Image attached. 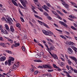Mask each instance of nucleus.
Returning a JSON list of instances; mask_svg holds the SVG:
<instances>
[{
  "instance_id": "obj_1",
  "label": "nucleus",
  "mask_w": 77,
  "mask_h": 77,
  "mask_svg": "<svg viewBox=\"0 0 77 77\" xmlns=\"http://www.w3.org/2000/svg\"><path fill=\"white\" fill-rule=\"evenodd\" d=\"M42 32L43 33H44V34H45V35H48L49 36H50V35H49V33L51 35H54V34H53L52 32L50 31H49L48 32L45 30H43L42 31Z\"/></svg>"
},
{
  "instance_id": "obj_2",
  "label": "nucleus",
  "mask_w": 77,
  "mask_h": 77,
  "mask_svg": "<svg viewBox=\"0 0 77 77\" xmlns=\"http://www.w3.org/2000/svg\"><path fill=\"white\" fill-rule=\"evenodd\" d=\"M14 58L11 57H10L9 58L8 60V66H11V61H14Z\"/></svg>"
},
{
  "instance_id": "obj_3",
  "label": "nucleus",
  "mask_w": 77,
  "mask_h": 77,
  "mask_svg": "<svg viewBox=\"0 0 77 77\" xmlns=\"http://www.w3.org/2000/svg\"><path fill=\"white\" fill-rule=\"evenodd\" d=\"M42 66L43 68H48V69H52L51 66L50 65H48L47 64H45L42 65Z\"/></svg>"
},
{
  "instance_id": "obj_4",
  "label": "nucleus",
  "mask_w": 77,
  "mask_h": 77,
  "mask_svg": "<svg viewBox=\"0 0 77 77\" xmlns=\"http://www.w3.org/2000/svg\"><path fill=\"white\" fill-rule=\"evenodd\" d=\"M62 3L63 6H64L65 8L67 9L68 11H69V5L66 4V3Z\"/></svg>"
},
{
  "instance_id": "obj_5",
  "label": "nucleus",
  "mask_w": 77,
  "mask_h": 77,
  "mask_svg": "<svg viewBox=\"0 0 77 77\" xmlns=\"http://www.w3.org/2000/svg\"><path fill=\"white\" fill-rule=\"evenodd\" d=\"M59 22V23H60V24H61V25H62V26H64V27H68V25L64 22H63L62 21H60Z\"/></svg>"
},
{
  "instance_id": "obj_6",
  "label": "nucleus",
  "mask_w": 77,
  "mask_h": 77,
  "mask_svg": "<svg viewBox=\"0 0 77 77\" xmlns=\"http://www.w3.org/2000/svg\"><path fill=\"white\" fill-rule=\"evenodd\" d=\"M50 55H51V56H52V57H54L55 59H58V57H57V55H56V54H55L53 53V54H50Z\"/></svg>"
},
{
  "instance_id": "obj_7",
  "label": "nucleus",
  "mask_w": 77,
  "mask_h": 77,
  "mask_svg": "<svg viewBox=\"0 0 77 77\" xmlns=\"http://www.w3.org/2000/svg\"><path fill=\"white\" fill-rule=\"evenodd\" d=\"M68 51L69 53H70V54H72L73 53V51H72V49L70 48H68Z\"/></svg>"
},
{
  "instance_id": "obj_8",
  "label": "nucleus",
  "mask_w": 77,
  "mask_h": 77,
  "mask_svg": "<svg viewBox=\"0 0 77 77\" xmlns=\"http://www.w3.org/2000/svg\"><path fill=\"white\" fill-rule=\"evenodd\" d=\"M10 29L11 32H12L13 33L14 32V31H15V30L14 29V26H11L10 27Z\"/></svg>"
},
{
  "instance_id": "obj_9",
  "label": "nucleus",
  "mask_w": 77,
  "mask_h": 77,
  "mask_svg": "<svg viewBox=\"0 0 77 77\" xmlns=\"http://www.w3.org/2000/svg\"><path fill=\"white\" fill-rule=\"evenodd\" d=\"M66 43L67 44H68L69 45H73V44H74V43L71 42H66Z\"/></svg>"
},
{
  "instance_id": "obj_10",
  "label": "nucleus",
  "mask_w": 77,
  "mask_h": 77,
  "mask_svg": "<svg viewBox=\"0 0 77 77\" xmlns=\"http://www.w3.org/2000/svg\"><path fill=\"white\" fill-rule=\"evenodd\" d=\"M6 60V57H2L0 58V60L2 61H5Z\"/></svg>"
},
{
  "instance_id": "obj_11",
  "label": "nucleus",
  "mask_w": 77,
  "mask_h": 77,
  "mask_svg": "<svg viewBox=\"0 0 77 77\" xmlns=\"http://www.w3.org/2000/svg\"><path fill=\"white\" fill-rule=\"evenodd\" d=\"M14 65L17 68L20 66V63H19V62H16Z\"/></svg>"
},
{
  "instance_id": "obj_12",
  "label": "nucleus",
  "mask_w": 77,
  "mask_h": 77,
  "mask_svg": "<svg viewBox=\"0 0 77 77\" xmlns=\"http://www.w3.org/2000/svg\"><path fill=\"white\" fill-rule=\"evenodd\" d=\"M5 26L6 27V30H8V32H10V29H9L8 25L6 24L5 25Z\"/></svg>"
},
{
  "instance_id": "obj_13",
  "label": "nucleus",
  "mask_w": 77,
  "mask_h": 77,
  "mask_svg": "<svg viewBox=\"0 0 77 77\" xmlns=\"http://www.w3.org/2000/svg\"><path fill=\"white\" fill-rule=\"evenodd\" d=\"M55 47L54 46H51L49 48V51H52V50H55Z\"/></svg>"
},
{
  "instance_id": "obj_14",
  "label": "nucleus",
  "mask_w": 77,
  "mask_h": 77,
  "mask_svg": "<svg viewBox=\"0 0 77 77\" xmlns=\"http://www.w3.org/2000/svg\"><path fill=\"white\" fill-rule=\"evenodd\" d=\"M41 55L39 54H37L35 55L36 58H37V59L41 58Z\"/></svg>"
},
{
  "instance_id": "obj_15",
  "label": "nucleus",
  "mask_w": 77,
  "mask_h": 77,
  "mask_svg": "<svg viewBox=\"0 0 77 77\" xmlns=\"http://www.w3.org/2000/svg\"><path fill=\"white\" fill-rule=\"evenodd\" d=\"M0 44L2 46V47H6V46L5 44L3 43H1Z\"/></svg>"
},
{
  "instance_id": "obj_16",
  "label": "nucleus",
  "mask_w": 77,
  "mask_h": 77,
  "mask_svg": "<svg viewBox=\"0 0 77 77\" xmlns=\"http://www.w3.org/2000/svg\"><path fill=\"white\" fill-rule=\"evenodd\" d=\"M70 58H71L73 60H74L75 62H77V59H76V58H75V57H71Z\"/></svg>"
},
{
  "instance_id": "obj_17",
  "label": "nucleus",
  "mask_w": 77,
  "mask_h": 77,
  "mask_svg": "<svg viewBox=\"0 0 77 77\" xmlns=\"http://www.w3.org/2000/svg\"><path fill=\"white\" fill-rule=\"evenodd\" d=\"M8 41H9L11 44H12L13 43V40L11 38H8Z\"/></svg>"
},
{
  "instance_id": "obj_18",
  "label": "nucleus",
  "mask_w": 77,
  "mask_h": 77,
  "mask_svg": "<svg viewBox=\"0 0 77 77\" xmlns=\"http://www.w3.org/2000/svg\"><path fill=\"white\" fill-rule=\"evenodd\" d=\"M11 1L12 2H13V4H14V5H15V6H17V2H16L15 1H14V0H12Z\"/></svg>"
},
{
  "instance_id": "obj_19",
  "label": "nucleus",
  "mask_w": 77,
  "mask_h": 77,
  "mask_svg": "<svg viewBox=\"0 0 77 77\" xmlns=\"http://www.w3.org/2000/svg\"><path fill=\"white\" fill-rule=\"evenodd\" d=\"M52 12L56 16H58V14H57V13L55 11H52Z\"/></svg>"
},
{
  "instance_id": "obj_20",
  "label": "nucleus",
  "mask_w": 77,
  "mask_h": 77,
  "mask_svg": "<svg viewBox=\"0 0 77 77\" xmlns=\"http://www.w3.org/2000/svg\"><path fill=\"white\" fill-rule=\"evenodd\" d=\"M34 15L35 17H36V18H38V19H40V20H42V18L39 17V16L36 15Z\"/></svg>"
},
{
  "instance_id": "obj_21",
  "label": "nucleus",
  "mask_w": 77,
  "mask_h": 77,
  "mask_svg": "<svg viewBox=\"0 0 77 77\" xmlns=\"http://www.w3.org/2000/svg\"><path fill=\"white\" fill-rule=\"evenodd\" d=\"M57 12L58 13V14H59L61 15H62V16H63V14L61 12H60V11H59L57 10Z\"/></svg>"
},
{
  "instance_id": "obj_22",
  "label": "nucleus",
  "mask_w": 77,
  "mask_h": 77,
  "mask_svg": "<svg viewBox=\"0 0 77 77\" xmlns=\"http://www.w3.org/2000/svg\"><path fill=\"white\" fill-rule=\"evenodd\" d=\"M45 47L47 48V50L48 51H50V48H48V45L46 44H45Z\"/></svg>"
},
{
  "instance_id": "obj_23",
  "label": "nucleus",
  "mask_w": 77,
  "mask_h": 77,
  "mask_svg": "<svg viewBox=\"0 0 77 77\" xmlns=\"http://www.w3.org/2000/svg\"><path fill=\"white\" fill-rule=\"evenodd\" d=\"M16 26L19 28H20V27H21V25H20V23H17L16 24Z\"/></svg>"
},
{
  "instance_id": "obj_24",
  "label": "nucleus",
  "mask_w": 77,
  "mask_h": 77,
  "mask_svg": "<svg viewBox=\"0 0 77 77\" xmlns=\"http://www.w3.org/2000/svg\"><path fill=\"white\" fill-rule=\"evenodd\" d=\"M9 64V62H8V61L6 60L5 62V65H7L8 64Z\"/></svg>"
},
{
  "instance_id": "obj_25",
  "label": "nucleus",
  "mask_w": 77,
  "mask_h": 77,
  "mask_svg": "<svg viewBox=\"0 0 77 77\" xmlns=\"http://www.w3.org/2000/svg\"><path fill=\"white\" fill-rule=\"evenodd\" d=\"M6 52H7V53H9L10 54H12V52L11 51H9L8 50H6Z\"/></svg>"
},
{
  "instance_id": "obj_26",
  "label": "nucleus",
  "mask_w": 77,
  "mask_h": 77,
  "mask_svg": "<svg viewBox=\"0 0 77 77\" xmlns=\"http://www.w3.org/2000/svg\"><path fill=\"white\" fill-rule=\"evenodd\" d=\"M38 21L39 23V24L41 25H42V24H44V23H43L41 21L39 20H38Z\"/></svg>"
},
{
  "instance_id": "obj_27",
  "label": "nucleus",
  "mask_w": 77,
  "mask_h": 77,
  "mask_svg": "<svg viewBox=\"0 0 77 77\" xmlns=\"http://www.w3.org/2000/svg\"><path fill=\"white\" fill-rule=\"evenodd\" d=\"M23 6L24 7V8H26V4L24 2H23L22 3Z\"/></svg>"
},
{
  "instance_id": "obj_28",
  "label": "nucleus",
  "mask_w": 77,
  "mask_h": 77,
  "mask_svg": "<svg viewBox=\"0 0 77 77\" xmlns=\"http://www.w3.org/2000/svg\"><path fill=\"white\" fill-rule=\"evenodd\" d=\"M60 37H61V38H63L64 39H66V37H65L63 35H60Z\"/></svg>"
},
{
  "instance_id": "obj_29",
  "label": "nucleus",
  "mask_w": 77,
  "mask_h": 77,
  "mask_svg": "<svg viewBox=\"0 0 77 77\" xmlns=\"http://www.w3.org/2000/svg\"><path fill=\"white\" fill-rule=\"evenodd\" d=\"M43 25L45 26L46 27H47V28H48V29H49L50 28V27H49V26H48L47 25V24L44 23Z\"/></svg>"
},
{
  "instance_id": "obj_30",
  "label": "nucleus",
  "mask_w": 77,
  "mask_h": 77,
  "mask_svg": "<svg viewBox=\"0 0 77 77\" xmlns=\"http://www.w3.org/2000/svg\"><path fill=\"white\" fill-rule=\"evenodd\" d=\"M53 66L54 68H59V67L57 66L56 65L54 64H53Z\"/></svg>"
},
{
  "instance_id": "obj_31",
  "label": "nucleus",
  "mask_w": 77,
  "mask_h": 77,
  "mask_svg": "<svg viewBox=\"0 0 77 77\" xmlns=\"http://www.w3.org/2000/svg\"><path fill=\"white\" fill-rule=\"evenodd\" d=\"M12 68L13 69H14V70H15V69H16V68H17L14 65L12 67Z\"/></svg>"
},
{
  "instance_id": "obj_32",
  "label": "nucleus",
  "mask_w": 77,
  "mask_h": 77,
  "mask_svg": "<svg viewBox=\"0 0 77 77\" xmlns=\"http://www.w3.org/2000/svg\"><path fill=\"white\" fill-rule=\"evenodd\" d=\"M30 71L31 72H33L35 71V69H34V68H31L30 69Z\"/></svg>"
},
{
  "instance_id": "obj_33",
  "label": "nucleus",
  "mask_w": 77,
  "mask_h": 77,
  "mask_svg": "<svg viewBox=\"0 0 77 77\" xmlns=\"http://www.w3.org/2000/svg\"><path fill=\"white\" fill-rule=\"evenodd\" d=\"M2 20L3 21H6V18H5V17H2Z\"/></svg>"
},
{
  "instance_id": "obj_34",
  "label": "nucleus",
  "mask_w": 77,
  "mask_h": 77,
  "mask_svg": "<svg viewBox=\"0 0 77 77\" xmlns=\"http://www.w3.org/2000/svg\"><path fill=\"white\" fill-rule=\"evenodd\" d=\"M71 29H73V30H77V29H76V28H75V27L72 26H71Z\"/></svg>"
},
{
  "instance_id": "obj_35",
  "label": "nucleus",
  "mask_w": 77,
  "mask_h": 77,
  "mask_svg": "<svg viewBox=\"0 0 77 77\" xmlns=\"http://www.w3.org/2000/svg\"><path fill=\"white\" fill-rule=\"evenodd\" d=\"M15 45L17 46V47H18V46H20V43H15Z\"/></svg>"
},
{
  "instance_id": "obj_36",
  "label": "nucleus",
  "mask_w": 77,
  "mask_h": 77,
  "mask_svg": "<svg viewBox=\"0 0 77 77\" xmlns=\"http://www.w3.org/2000/svg\"><path fill=\"white\" fill-rule=\"evenodd\" d=\"M38 72H38V71L36 70V71H35V72L34 73V74H35V75H36V74H38Z\"/></svg>"
},
{
  "instance_id": "obj_37",
  "label": "nucleus",
  "mask_w": 77,
  "mask_h": 77,
  "mask_svg": "<svg viewBox=\"0 0 77 77\" xmlns=\"http://www.w3.org/2000/svg\"><path fill=\"white\" fill-rule=\"evenodd\" d=\"M71 4L72 5H76L77 4H75V3L72 2H71Z\"/></svg>"
},
{
  "instance_id": "obj_38",
  "label": "nucleus",
  "mask_w": 77,
  "mask_h": 77,
  "mask_svg": "<svg viewBox=\"0 0 77 77\" xmlns=\"http://www.w3.org/2000/svg\"><path fill=\"white\" fill-rule=\"evenodd\" d=\"M47 18L48 19V20H51L52 19V18H51V17L50 16L48 17H47Z\"/></svg>"
},
{
  "instance_id": "obj_39",
  "label": "nucleus",
  "mask_w": 77,
  "mask_h": 77,
  "mask_svg": "<svg viewBox=\"0 0 77 77\" xmlns=\"http://www.w3.org/2000/svg\"><path fill=\"white\" fill-rule=\"evenodd\" d=\"M55 29L56 30H57V31H58V32H61V33H62V31L58 29Z\"/></svg>"
},
{
  "instance_id": "obj_40",
  "label": "nucleus",
  "mask_w": 77,
  "mask_h": 77,
  "mask_svg": "<svg viewBox=\"0 0 77 77\" xmlns=\"http://www.w3.org/2000/svg\"><path fill=\"white\" fill-rule=\"evenodd\" d=\"M44 7L45 8H47V9H50V8H49L48 7L47 5H44Z\"/></svg>"
},
{
  "instance_id": "obj_41",
  "label": "nucleus",
  "mask_w": 77,
  "mask_h": 77,
  "mask_svg": "<svg viewBox=\"0 0 77 77\" xmlns=\"http://www.w3.org/2000/svg\"><path fill=\"white\" fill-rule=\"evenodd\" d=\"M62 11H63V12H64V13H65V14H67V12L66 11H65V10L64 9H62Z\"/></svg>"
},
{
  "instance_id": "obj_42",
  "label": "nucleus",
  "mask_w": 77,
  "mask_h": 77,
  "mask_svg": "<svg viewBox=\"0 0 77 77\" xmlns=\"http://www.w3.org/2000/svg\"><path fill=\"white\" fill-rule=\"evenodd\" d=\"M48 71L49 72H52V71H53V69H48Z\"/></svg>"
},
{
  "instance_id": "obj_43",
  "label": "nucleus",
  "mask_w": 77,
  "mask_h": 77,
  "mask_svg": "<svg viewBox=\"0 0 77 77\" xmlns=\"http://www.w3.org/2000/svg\"><path fill=\"white\" fill-rule=\"evenodd\" d=\"M73 71H74V72H75V73H77V70L76 69H73Z\"/></svg>"
},
{
  "instance_id": "obj_44",
  "label": "nucleus",
  "mask_w": 77,
  "mask_h": 77,
  "mask_svg": "<svg viewBox=\"0 0 77 77\" xmlns=\"http://www.w3.org/2000/svg\"><path fill=\"white\" fill-rule=\"evenodd\" d=\"M4 34H5V35L6 34H8V32H7V31L6 30H5V31H4Z\"/></svg>"
},
{
  "instance_id": "obj_45",
  "label": "nucleus",
  "mask_w": 77,
  "mask_h": 77,
  "mask_svg": "<svg viewBox=\"0 0 77 77\" xmlns=\"http://www.w3.org/2000/svg\"><path fill=\"white\" fill-rule=\"evenodd\" d=\"M46 5H48V7H50L51 6V5H50V4L48 3H46Z\"/></svg>"
},
{
  "instance_id": "obj_46",
  "label": "nucleus",
  "mask_w": 77,
  "mask_h": 77,
  "mask_svg": "<svg viewBox=\"0 0 77 77\" xmlns=\"http://www.w3.org/2000/svg\"><path fill=\"white\" fill-rule=\"evenodd\" d=\"M44 14L45 15V16H46V17L47 16H48V14L46 12H45V13H44Z\"/></svg>"
},
{
  "instance_id": "obj_47",
  "label": "nucleus",
  "mask_w": 77,
  "mask_h": 77,
  "mask_svg": "<svg viewBox=\"0 0 77 77\" xmlns=\"http://www.w3.org/2000/svg\"><path fill=\"white\" fill-rule=\"evenodd\" d=\"M20 20H21V21L22 22H24V19H23V18H22L21 17H20Z\"/></svg>"
},
{
  "instance_id": "obj_48",
  "label": "nucleus",
  "mask_w": 77,
  "mask_h": 77,
  "mask_svg": "<svg viewBox=\"0 0 77 77\" xmlns=\"http://www.w3.org/2000/svg\"><path fill=\"white\" fill-rule=\"evenodd\" d=\"M38 68H42V69H43L44 67H42V66H38Z\"/></svg>"
},
{
  "instance_id": "obj_49",
  "label": "nucleus",
  "mask_w": 77,
  "mask_h": 77,
  "mask_svg": "<svg viewBox=\"0 0 77 77\" xmlns=\"http://www.w3.org/2000/svg\"><path fill=\"white\" fill-rule=\"evenodd\" d=\"M63 72H64V73H66V74H67V75H68L69 74V73L68 72H66V71H63Z\"/></svg>"
},
{
  "instance_id": "obj_50",
  "label": "nucleus",
  "mask_w": 77,
  "mask_h": 77,
  "mask_svg": "<svg viewBox=\"0 0 77 77\" xmlns=\"http://www.w3.org/2000/svg\"><path fill=\"white\" fill-rule=\"evenodd\" d=\"M68 63H69V65H71V62L70 61V60H69V59L68 60Z\"/></svg>"
},
{
  "instance_id": "obj_51",
  "label": "nucleus",
  "mask_w": 77,
  "mask_h": 77,
  "mask_svg": "<svg viewBox=\"0 0 77 77\" xmlns=\"http://www.w3.org/2000/svg\"><path fill=\"white\" fill-rule=\"evenodd\" d=\"M39 54L41 55H41H44V52H41L40 53V54Z\"/></svg>"
},
{
  "instance_id": "obj_52",
  "label": "nucleus",
  "mask_w": 77,
  "mask_h": 77,
  "mask_svg": "<svg viewBox=\"0 0 77 77\" xmlns=\"http://www.w3.org/2000/svg\"><path fill=\"white\" fill-rule=\"evenodd\" d=\"M0 40L2 41H3V38L2 37H0Z\"/></svg>"
},
{
  "instance_id": "obj_53",
  "label": "nucleus",
  "mask_w": 77,
  "mask_h": 77,
  "mask_svg": "<svg viewBox=\"0 0 77 77\" xmlns=\"http://www.w3.org/2000/svg\"><path fill=\"white\" fill-rule=\"evenodd\" d=\"M63 64L64 63L63 62L61 63L60 66H64V65Z\"/></svg>"
},
{
  "instance_id": "obj_54",
  "label": "nucleus",
  "mask_w": 77,
  "mask_h": 77,
  "mask_svg": "<svg viewBox=\"0 0 77 77\" xmlns=\"http://www.w3.org/2000/svg\"><path fill=\"white\" fill-rule=\"evenodd\" d=\"M44 9H45L46 12H48V9L45 8H43Z\"/></svg>"
},
{
  "instance_id": "obj_55",
  "label": "nucleus",
  "mask_w": 77,
  "mask_h": 77,
  "mask_svg": "<svg viewBox=\"0 0 77 77\" xmlns=\"http://www.w3.org/2000/svg\"><path fill=\"white\" fill-rule=\"evenodd\" d=\"M39 10V11H41V12H43V9H42V8H39L38 9Z\"/></svg>"
},
{
  "instance_id": "obj_56",
  "label": "nucleus",
  "mask_w": 77,
  "mask_h": 77,
  "mask_svg": "<svg viewBox=\"0 0 77 77\" xmlns=\"http://www.w3.org/2000/svg\"><path fill=\"white\" fill-rule=\"evenodd\" d=\"M66 68H67L68 70H69V66H68L67 65L66 66Z\"/></svg>"
},
{
  "instance_id": "obj_57",
  "label": "nucleus",
  "mask_w": 77,
  "mask_h": 77,
  "mask_svg": "<svg viewBox=\"0 0 77 77\" xmlns=\"http://www.w3.org/2000/svg\"><path fill=\"white\" fill-rule=\"evenodd\" d=\"M9 24H10V25L11 26H12L13 24H12V22L11 21H10L9 22Z\"/></svg>"
},
{
  "instance_id": "obj_58",
  "label": "nucleus",
  "mask_w": 77,
  "mask_h": 77,
  "mask_svg": "<svg viewBox=\"0 0 77 77\" xmlns=\"http://www.w3.org/2000/svg\"><path fill=\"white\" fill-rule=\"evenodd\" d=\"M68 20H69L70 21H74V20H73V19H71L69 18H68Z\"/></svg>"
},
{
  "instance_id": "obj_59",
  "label": "nucleus",
  "mask_w": 77,
  "mask_h": 77,
  "mask_svg": "<svg viewBox=\"0 0 77 77\" xmlns=\"http://www.w3.org/2000/svg\"><path fill=\"white\" fill-rule=\"evenodd\" d=\"M37 62H42V61L41 60H37Z\"/></svg>"
},
{
  "instance_id": "obj_60",
  "label": "nucleus",
  "mask_w": 77,
  "mask_h": 77,
  "mask_svg": "<svg viewBox=\"0 0 77 77\" xmlns=\"http://www.w3.org/2000/svg\"><path fill=\"white\" fill-rule=\"evenodd\" d=\"M32 11L33 12H34L35 14H37V12H36V11H35V10H34L33 9Z\"/></svg>"
},
{
  "instance_id": "obj_61",
  "label": "nucleus",
  "mask_w": 77,
  "mask_h": 77,
  "mask_svg": "<svg viewBox=\"0 0 77 77\" xmlns=\"http://www.w3.org/2000/svg\"><path fill=\"white\" fill-rule=\"evenodd\" d=\"M65 56L66 59H68V56L67 55L65 54Z\"/></svg>"
},
{
  "instance_id": "obj_62",
  "label": "nucleus",
  "mask_w": 77,
  "mask_h": 77,
  "mask_svg": "<svg viewBox=\"0 0 77 77\" xmlns=\"http://www.w3.org/2000/svg\"><path fill=\"white\" fill-rule=\"evenodd\" d=\"M69 68H70V69H71V70H72V71H73V68H72V67L71 66H69Z\"/></svg>"
},
{
  "instance_id": "obj_63",
  "label": "nucleus",
  "mask_w": 77,
  "mask_h": 77,
  "mask_svg": "<svg viewBox=\"0 0 77 77\" xmlns=\"http://www.w3.org/2000/svg\"><path fill=\"white\" fill-rule=\"evenodd\" d=\"M69 73V74H71V73H72V71L71 70H69L68 71Z\"/></svg>"
},
{
  "instance_id": "obj_64",
  "label": "nucleus",
  "mask_w": 77,
  "mask_h": 77,
  "mask_svg": "<svg viewBox=\"0 0 77 77\" xmlns=\"http://www.w3.org/2000/svg\"><path fill=\"white\" fill-rule=\"evenodd\" d=\"M73 25L75 27H77V25L75 23H74Z\"/></svg>"
}]
</instances>
